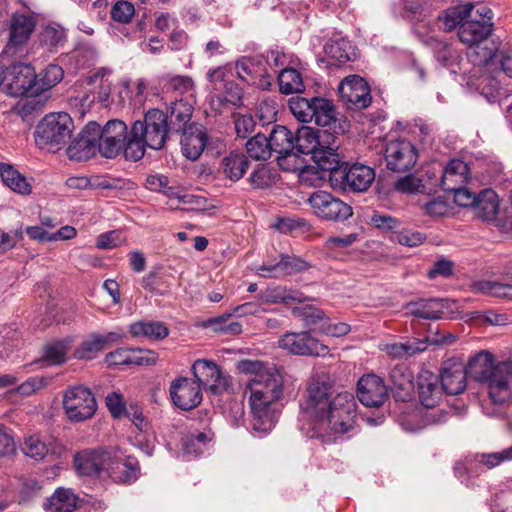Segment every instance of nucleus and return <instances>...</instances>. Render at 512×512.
Instances as JSON below:
<instances>
[{
	"label": "nucleus",
	"instance_id": "obj_1",
	"mask_svg": "<svg viewBox=\"0 0 512 512\" xmlns=\"http://www.w3.org/2000/svg\"><path fill=\"white\" fill-rule=\"evenodd\" d=\"M236 368L243 374L253 375L247 383L250 392V425L253 432L267 434L277 421L279 402L284 398L285 377L274 364L259 360H240Z\"/></svg>",
	"mask_w": 512,
	"mask_h": 512
},
{
	"label": "nucleus",
	"instance_id": "obj_2",
	"mask_svg": "<svg viewBox=\"0 0 512 512\" xmlns=\"http://www.w3.org/2000/svg\"><path fill=\"white\" fill-rule=\"evenodd\" d=\"M493 12L485 5L459 4L442 11L438 16L439 28L444 32L458 29L457 35L467 46L486 40L493 28Z\"/></svg>",
	"mask_w": 512,
	"mask_h": 512
},
{
	"label": "nucleus",
	"instance_id": "obj_3",
	"mask_svg": "<svg viewBox=\"0 0 512 512\" xmlns=\"http://www.w3.org/2000/svg\"><path fill=\"white\" fill-rule=\"evenodd\" d=\"M468 377L484 382L493 403L502 404L512 397V361L494 364V357L481 351L465 367Z\"/></svg>",
	"mask_w": 512,
	"mask_h": 512
},
{
	"label": "nucleus",
	"instance_id": "obj_4",
	"mask_svg": "<svg viewBox=\"0 0 512 512\" xmlns=\"http://www.w3.org/2000/svg\"><path fill=\"white\" fill-rule=\"evenodd\" d=\"M170 137L167 113L157 108L149 109L143 120H136L130 128L125 158L138 161L144 156L147 147L160 150Z\"/></svg>",
	"mask_w": 512,
	"mask_h": 512
},
{
	"label": "nucleus",
	"instance_id": "obj_5",
	"mask_svg": "<svg viewBox=\"0 0 512 512\" xmlns=\"http://www.w3.org/2000/svg\"><path fill=\"white\" fill-rule=\"evenodd\" d=\"M356 402L354 395L344 391L335 395L321 417L311 426L302 428L310 438H322L328 431L344 434L356 424Z\"/></svg>",
	"mask_w": 512,
	"mask_h": 512
},
{
	"label": "nucleus",
	"instance_id": "obj_6",
	"mask_svg": "<svg viewBox=\"0 0 512 512\" xmlns=\"http://www.w3.org/2000/svg\"><path fill=\"white\" fill-rule=\"evenodd\" d=\"M74 122L66 112L47 114L37 125L35 142L41 149L57 152L71 138Z\"/></svg>",
	"mask_w": 512,
	"mask_h": 512
},
{
	"label": "nucleus",
	"instance_id": "obj_7",
	"mask_svg": "<svg viewBox=\"0 0 512 512\" xmlns=\"http://www.w3.org/2000/svg\"><path fill=\"white\" fill-rule=\"evenodd\" d=\"M62 404L68 420L74 423L91 419L97 410L94 394L82 385L67 388Z\"/></svg>",
	"mask_w": 512,
	"mask_h": 512
},
{
	"label": "nucleus",
	"instance_id": "obj_8",
	"mask_svg": "<svg viewBox=\"0 0 512 512\" xmlns=\"http://www.w3.org/2000/svg\"><path fill=\"white\" fill-rule=\"evenodd\" d=\"M98 147L101 156L113 159L121 152L125 155L130 131L126 123L119 119H112L106 122L104 126L99 125Z\"/></svg>",
	"mask_w": 512,
	"mask_h": 512
},
{
	"label": "nucleus",
	"instance_id": "obj_9",
	"mask_svg": "<svg viewBox=\"0 0 512 512\" xmlns=\"http://www.w3.org/2000/svg\"><path fill=\"white\" fill-rule=\"evenodd\" d=\"M191 372L201 390H208L212 394H222L231 386L230 377L214 361L197 359L191 366Z\"/></svg>",
	"mask_w": 512,
	"mask_h": 512
},
{
	"label": "nucleus",
	"instance_id": "obj_10",
	"mask_svg": "<svg viewBox=\"0 0 512 512\" xmlns=\"http://www.w3.org/2000/svg\"><path fill=\"white\" fill-rule=\"evenodd\" d=\"M375 179V171L370 166L355 163L350 167L346 165L342 170L334 171L330 176L334 188L353 192L366 191Z\"/></svg>",
	"mask_w": 512,
	"mask_h": 512
},
{
	"label": "nucleus",
	"instance_id": "obj_11",
	"mask_svg": "<svg viewBox=\"0 0 512 512\" xmlns=\"http://www.w3.org/2000/svg\"><path fill=\"white\" fill-rule=\"evenodd\" d=\"M314 214L327 221L342 222L352 216V208L332 194L318 190L307 199Z\"/></svg>",
	"mask_w": 512,
	"mask_h": 512
},
{
	"label": "nucleus",
	"instance_id": "obj_12",
	"mask_svg": "<svg viewBox=\"0 0 512 512\" xmlns=\"http://www.w3.org/2000/svg\"><path fill=\"white\" fill-rule=\"evenodd\" d=\"M332 396V387L326 381L312 379L307 386L304 401L301 404L303 413L310 421L307 428L321 417L330 404Z\"/></svg>",
	"mask_w": 512,
	"mask_h": 512
},
{
	"label": "nucleus",
	"instance_id": "obj_13",
	"mask_svg": "<svg viewBox=\"0 0 512 512\" xmlns=\"http://www.w3.org/2000/svg\"><path fill=\"white\" fill-rule=\"evenodd\" d=\"M4 92L13 97L34 94L37 75L31 65L15 63L3 71Z\"/></svg>",
	"mask_w": 512,
	"mask_h": 512
},
{
	"label": "nucleus",
	"instance_id": "obj_14",
	"mask_svg": "<svg viewBox=\"0 0 512 512\" xmlns=\"http://www.w3.org/2000/svg\"><path fill=\"white\" fill-rule=\"evenodd\" d=\"M278 346L298 356L324 357L329 347L315 338L311 331L287 332L279 340Z\"/></svg>",
	"mask_w": 512,
	"mask_h": 512
},
{
	"label": "nucleus",
	"instance_id": "obj_15",
	"mask_svg": "<svg viewBox=\"0 0 512 512\" xmlns=\"http://www.w3.org/2000/svg\"><path fill=\"white\" fill-rule=\"evenodd\" d=\"M387 169L405 173L416 164L418 153L416 147L406 139H396L388 142L384 151Z\"/></svg>",
	"mask_w": 512,
	"mask_h": 512
},
{
	"label": "nucleus",
	"instance_id": "obj_16",
	"mask_svg": "<svg viewBox=\"0 0 512 512\" xmlns=\"http://www.w3.org/2000/svg\"><path fill=\"white\" fill-rule=\"evenodd\" d=\"M268 141L272 152L278 154L277 161L284 170L297 168L298 155L294 152V135L285 126H276L270 133Z\"/></svg>",
	"mask_w": 512,
	"mask_h": 512
},
{
	"label": "nucleus",
	"instance_id": "obj_17",
	"mask_svg": "<svg viewBox=\"0 0 512 512\" xmlns=\"http://www.w3.org/2000/svg\"><path fill=\"white\" fill-rule=\"evenodd\" d=\"M172 403L179 409L189 411L196 408L202 402V390L194 379L177 377L169 388Z\"/></svg>",
	"mask_w": 512,
	"mask_h": 512
},
{
	"label": "nucleus",
	"instance_id": "obj_18",
	"mask_svg": "<svg viewBox=\"0 0 512 512\" xmlns=\"http://www.w3.org/2000/svg\"><path fill=\"white\" fill-rule=\"evenodd\" d=\"M338 92L348 109L367 108L372 100L367 82L358 75H350L342 80Z\"/></svg>",
	"mask_w": 512,
	"mask_h": 512
},
{
	"label": "nucleus",
	"instance_id": "obj_19",
	"mask_svg": "<svg viewBox=\"0 0 512 512\" xmlns=\"http://www.w3.org/2000/svg\"><path fill=\"white\" fill-rule=\"evenodd\" d=\"M99 124L94 121L88 122L78 137L67 148V155L71 160L84 161L93 157L99 152L98 133Z\"/></svg>",
	"mask_w": 512,
	"mask_h": 512
},
{
	"label": "nucleus",
	"instance_id": "obj_20",
	"mask_svg": "<svg viewBox=\"0 0 512 512\" xmlns=\"http://www.w3.org/2000/svg\"><path fill=\"white\" fill-rule=\"evenodd\" d=\"M64 447L52 437L38 434L25 437L21 444L23 454L35 461H42L46 457L58 458L64 453Z\"/></svg>",
	"mask_w": 512,
	"mask_h": 512
},
{
	"label": "nucleus",
	"instance_id": "obj_21",
	"mask_svg": "<svg viewBox=\"0 0 512 512\" xmlns=\"http://www.w3.org/2000/svg\"><path fill=\"white\" fill-rule=\"evenodd\" d=\"M358 400L366 407H380L388 398V388L382 378L366 374L357 382Z\"/></svg>",
	"mask_w": 512,
	"mask_h": 512
},
{
	"label": "nucleus",
	"instance_id": "obj_22",
	"mask_svg": "<svg viewBox=\"0 0 512 512\" xmlns=\"http://www.w3.org/2000/svg\"><path fill=\"white\" fill-rule=\"evenodd\" d=\"M122 338L123 333L119 331H112L106 334H90L75 349L74 357L81 360L93 359L99 352L111 344L120 342Z\"/></svg>",
	"mask_w": 512,
	"mask_h": 512
},
{
	"label": "nucleus",
	"instance_id": "obj_23",
	"mask_svg": "<svg viewBox=\"0 0 512 512\" xmlns=\"http://www.w3.org/2000/svg\"><path fill=\"white\" fill-rule=\"evenodd\" d=\"M110 452L104 449L84 450L77 453L74 457V466L81 475L95 476L102 471H106Z\"/></svg>",
	"mask_w": 512,
	"mask_h": 512
},
{
	"label": "nucleus",
	"instance_id": "obj_24",
	"mask_svg": "<svg viewBox=\"0 0 512 512\" xmlns=\"http://www.w3.org/2000/svg\"><path fill=\"white\" fill-rule=\"evenodd\" d=\"M106 472L116 483H132L138 479L140 474L139 461L133 456L120 459L110 454Z\"/></svg>",
	"mask_w": 512,
	"mask_h": 512
},
{
	"label": "nucleus",
	"instance_id": "obj_25",
	"mask_svg": "<svg viewBox=\"0 0 512 512\" xmlns=\"http://www.w3.org/2000/svg\"><path fill=\"white\" fill-rule=\"evenodd\" d=\"M183 155L189 160L195 161L203 153L208 135L206 129L201 124L191 125L189 129L180 133Z\"/></svg>",
	"mask_w": 512,
	"mask_h": 512
},
{
	"label": "nucleus",
	"instance_id": "obj_26",
	"mask_svg": "<svg viewBox=\"0 0 512 512\" xmlns=\"http://www.w3.org/2000/svg\"><path fill=\"white\" fill-rule=\"evenodd\" d=\"M442 385L439 386L438 376L424 372L418 379V395L421 405L427 409H435L443 397Z\"/></svg>",
	"mask_w": 512,
	"mask_h": 512
},
{
	"label": "nucleus",
	"instance_id": "obj_27",
	"mask_svg": "<svg viewBox=\"0 0 512 512\" xmlns=\"http://www.w3.org/2000/svg\"><path fill=\"white\" fill-rule=\"evenodd\" d=\"M167 127L171 133L180 134L197 123L191 122L193 106L183 100L173 102L167 111Z\"/></svg>",
	"mask_w": 512,
	"mask_h": 512
},
{
	"label": "nucleus",
	"instance_id": "obj_28",
	"mask_svg": "<svg viewBox=\"0 0 512 512\" xmlns=\"http://www.w3.org/2000/svg\"><path fill=\"white\" fill-rule=\"evenodd\" d=\"M308 265L296 256L281 255L279 262L271 265H261L258 274L262 277H282L296 274L307 269Z\"/></svg>",
	"mask_w": 512,
	"mask_h": 512
},
{
	"label": "nucleus",
	"instance_id": "obj_29",
	"mask_svg": "<svg viewBox=\"0 0 512 512\" xmlns=\"http://www.w3.org/2000/svg\"><path fill=\"white\" fill-rule=\"evenodd\" d=\"M312 103V121H314L318 126L328 128V130L337 133V129L340 128V125L338 123L337 112L332 101L322 97H313Z\"/></svg>",
	"mask_w": 512,
	"mask_h": 512
},
{
	"label": "nucleus",
	"instance_id": "obj_30",
	"mask_svg": "<svg viewBox=\"0 0 512 512\" xmlns=\"http://www.w3.org/2000/svg\"><path fill=\"white\" fill-rule=\"evenodd\" d=\"M468 374L461 364H451L443 367L440 375L444 392L448 395H458L466 388Z\"/></svg>",
	"mask_w": 512,
	"mask_h": 512
},
{
	"label": "nucleus",
	"instance_id": "obj_31",
	"mask_svg": "<svg viewBox=\"0 0 512 512\" xmlns=\"http://www.w3.org/2000/svg\"><path fill=\"white\" fill-rule=\"evenodd\" d=\"M35 28V20L24 14H14L11 19L8 47L25 44Z\"/></svg>",
	"mask_w": 512,
	"mask_h": 512
},
{
	"label": "nucleus",
	"instance_id": "obj_32",
	"mask_svg": "<svg viewBox=\"0 0 512 512\" xmlns=\"http://www.w3.org/2000/svg\"><path fill=\"white\" fill-rule=\"evenodd\" d=\"M475 215L486 222H493L499 210V198L495 191L485 189L477 195Z\"/></svg>",
	"mask_w": 512,
	"mask_h": 512
},
{
	"label": "nucleus",
	"instance_id": "obj_33",
	"mask_svg": "<svg viewBox=\"0 0 512 512\" xmlns=\"http://www.w3.org/2000/svg\"><path fill=\"white\" fill-rule=\"evenodd\" d=\"M443 304L437 299H421L405 306L406 314L421 319L437 320L443 314Z\"/></svg>",
	"mask_w": 512,
	"mask_h": 512
},
{
	"label": "nucleus",
	"instance_id": "obj_34",
	"mask_svg": "<svg viewBox=\"0 0 512 512\" xmlns=\"http://www.w3.org/2000/svg\"><path fill=\"white\" fill-rule=\"evenodd\" d=\"M468 165L458 159L451 160L442 175L441 186L443 190L455 189V186L464 185L468 181Z\"/></svg>",
	"mask_w": 512,
	"mask_h": 512
},
{
	"label": "nucleus",
	"instance_id": "obj_35",
	"mask_svg": "<svg viewBox=\"0 0 512 512\" xmlns=\"http://www.w3.org/2000/svg\"><path fill=\"white\" fill-rule=\"evenodd\" d=\"M322 145L320 134L311 127L302 126L294 136V152L311 154L312 156Z\"/></svg>",
	"mask_w": 512,
	"mask_h": 512
},
{
	"label": "nucleus",
	"instance_id": "obj_36",
	"mask_svg": "<svg viewBox=\"0 0 512 512\" xmlns=\"http://www.w3.org/2000/svg\"><path fill=\"white\" fill-rule=\"evenodd\" d=\"M78 497L69 488H58L45 503L48 512H73L77 507Z\"/></svg>",
	"mask_w": 512,
	"mask_h": 512
},
{
	"label": "nucleus",
	"instance_id": "obj_37",
	"mask_svg": "<svg viewBox=\"0 0 512 512\" xmlns=\"http://www.w3.org/2000/svg\"><path fill=\"white\" fill-rule=\"evenodd\" d=\"M337 146L321 145L312 156L314 162L323 171H328L329 177L333 176L334 171L342 170L344 163L340 162L339 154L336 153Z\"/></svg>",
	"mask_w": 512,
	"mask_h": 512
},
{
	"label": "nucleus",
	"instance_id": "obj_38",
	"mask_svg": "<svg viewBox=\"0 0 512 512\" xmlns=\"http://www.w3.org/2000/svg\"><path fill=\"white\" fill-rule=\"evenodd\" d=\"M129 331L134 337H145L150 340H162L169 334L167 326L159 321H139L131 324Z\"/></svg>",
	"mask_w": 512,
	"mask_h": 512
},
{
	"label": "nucleus",
	"instance_id": "obj_39",
	"mask_svg": "<svg viewBox=\"0 0 512 512\" xmlns=\"http://www.w3.org/2000/svg\"><path fill=\"white\" fill-rule=\"evenodd\" d=\"M279 91L282 94H298L305 90L302 75L294 68L285 67L278 74Z\"/></svg>",
	"mask_w": 512,
	"mask_h": 512
},
{
	"label": "nucleus",
	"instance_id": "obj_40",
	"mask_svg": "<svg viewBox=\"0 0 512 512\" xmlns=\"http://www.w3.org/2000/svg\"><path fill=\"white\" fill-rule=\"evenodd\" d=\"M249 165L247 157L243 153L231 152L222 159V170L226 177L232 181H238L246 172Z\"/></svg>",
	"mask_w": 512,
	"mask_h": 512
},
{
	"label": "nucleus",
	"instance_id": "obj_41",
	"mask_svg": "<svg viewBox=\"0 0 512 512\" xmlns=\"http://www.w3.org/2000/svg\"><path fill=\"white\" fill-rule=\"evenodd\" d=\"M471 290L474 293L512 300V284L478 280L471 284Z\"/></svg>",
	"mask_w": 512,
	"mask_h": 512
},
{
	"label": "nucleus",
	"instance_id": "obj_42",
	"mask_svg": "<svg viewBox=\"0 0 512 512\" xmlns=\"http://www.w3.org/2000/svg\"><path fill=\"white\" fill-rule=\"evenodd\" d=\"M71 342L70 339H63L47 344L44 347L43 361L48 365L63 364L71 348Z\"/></svg>",
	"mask_w": 512,
	"mask_h": 512
},
{
	"label": "nucleus",
	"instance_id": "obj_43",
	"mask_svg": "<svg viewBox=\"0 0 512 512\" xmlns=\"http://www.w3.org/2000/svg\"><path fill=\"white\" fill-rule=\"evenodd\" d=\"M1 178L11 190L19 194L25 195L31 192V186L26 178L10 165L1 167Z\"/></svg>",
	"mask_w": 512,
	"mask_h": 512
},
{
	"label": "nucleus",
	"instance_id": "obj_44",
	"mask_svg": "<svg viewBox=\"0 0 512 512\" xmlns=\"http://www.w3.org/2000/svg\"><path fill=\"white\" fill-rule=\"evenodd\" d=\"M64 76L63 69L56 64H49L36 79V88L34 92L48 90L57 85Z\"/></svg>",
	"mask_w": 512,
	"mask_h": 512
},
{
	"label": "nucleus",
	"instance_id": "obj_45",
	"mask_svg": "<svg viewBox=\"0 0 512 512\" xmlns=\"http://www.w3.org/2000/svg\"><path fill=\"white\" fill-rule=\"evenodd\" d=\"M246 150L249 157L254 160H267L272 154L268 138L261 133L247 141Z\"/></svg>",
	"mask_w": 512,
	"mask_h": 512
},
{
	"label": "nucleus",
	"instance_id": "obj_46",
	"mask_svg": "<svg viewBox=\"0 0 512 512\" xmlns=\"http://www.w3.org/2000/svg\"><path fill=\"white\" fill-rule=\"evenodd\" d=\"M425 349L426 345L421 341L393 343L385 346L386 353L395 358H408Z\"/></svg>",
	"mask_w": 512,
	"mask_h": 512
},
{
	"label": "nucleus",
	"instance_id": "obj_47",
	"mask_svg": "<svg viewBox=\"0 0 512 512\" xmlns=\"http://www.w3.org/2000/svg\"><path fill=\"white\" fill-rule=\"evenodd\" d=\"M261 67V63H257L251 58H242L236 62L238 77L249 85L255 84L261 73Z\"/></svg>",
	"mask_w": 512,
	"mask_h": 512
},
{
	"label": "nucleus",
	"instance_id": "obj_48",
	"mask_svg": "<svg viewBox=\"0 0 512 512\" xmlns=\"http://www.w3.org/2000/svg\"><path fill=\"white\" fill-rule=\"evenodd\" d=\"M292 314L304 321L305 326H320L327 321V317L323 310L316 308L312 305H306L304 307H296L292 310Z\"/></svg>",
	"mask_w": 512,
	"mask_h": 512
},
{
	"label": "nucleus",
	"instance_id": "obj_49",
	"mask_svg": "<svg viewBox=\"0 0 512 512\" xmlns=\"http://www.w3.org/2000/svg\"><path fill=\"white\" fill-rule=\"evenodd\" d=\"M326 51L328 55L338 61L339 64L351 61L355 57L353 46L344 39L332 42L327 46Z\"/></svg>",
	"mask_w": 512,
	"mask_h": 512
},
{
	"label": "nucleus",
	"instance_id": "obj_50",
	"mask_svg": "<svg viewBox=\"0 0 512 512\" xmlns=\"http://www.w3.org/2000/svg\"><path fill=\"white\" fill-rule=\"evenodd\" d=\"M289 108L292 114L301 122H312V98L307 99L304 97L296 96L289 99Z\"/></svg>",
	"mask_w": 512,
	"mask_h": 512
},
{
	"label": "nucleus",
	"instance_id": "obj_51",
	"mask_svg": "<svg viewBox=\"0 0 512 512\" xmlns=\"http://www.w3.org/2000/svg\"><path fill=\"white\" fill-rule=\"evenodd\" d=\"M106 407L114 419H121L124 417L128 404L124 400V396L117 392H109L105 397Z\"/></svg>",
	"mask_w": 512,
	"mask_h": 512
},
{
	"label": "nucleus",
	"instance_id": "obj_52",
	"mask_svg": "<svg viewBox=\"0 0 512 512\" xmlns=\"http://www.w3.org/2000/svg\"><path fill=\"white\" fill-rule=\"evenodd\" d=\"M124 417H127L140 431H147L150 427L149 421L143 413L142 406L137 402L131 401L128 403Z\"/></svg>",
	"mask_w": 512,
	"mask_h": 512
},
{
	"label": "nucleus",
	"instance_id": "obj_53",
	"mask_svg": "<svg viewBox=\"0 0 512 512\" xmlns=\"http://www.w3.org/2000/svg\"><path fill=\"white\" fill-rule=\"evenodd\" d=\"M512 460V446L508 447L501 452L484 453L477 456V461L489 469L498 466L504 461Z\"/></svg>",
	"mask_w": 512,
	"mask_h": 512
},
{
	"label": "nucleus",
	"instance_id": "obj_54",
	"mask_svg": "<svg viewBox=\"0 0 512 512\" xmlns=\"http://www.w3.org/2000/svg\"><path fill=\"white\" fill-rule=\"evenodd\" d=\"M49 383V378L44 376H34L28 378L26 381L21 383L16 391L22 396H30L43 390Z\"/></svg>",
	"mask_w": 512,
	"mask_h": 512
},
{
	"label": "nucleus",
	"instance_id": "obj_55",
	"mask_svg": "<svg viewBox=\"0 0 512 512\" xmlns=\"http://www.w3.org/2000/svg\"><path fill=\"white\" fill-rule=\"evenodd\" d=\"M41 41L49 47H57L65 41V31L60 26L47 25L41 32Z\"/></svg>",
	"mask_w": 512,
	"mask_h": 512
},
{
	"label": "nucleus",
	"instance_id": "obj_56",
	"mask_svg": "<svg viewBox=\"0 0 512 512\" xmlns=\"http://www.w3.org/2000/svg\"><path fill=\"white\" fill-rule=\"evenodd\" d=\"M249 181L256 188H265L274 182V176L268 166L260 164L250 175Z\"/></svg>",
	"mask_w": 512,
	"mask_h": 512
},
{
	"label": "nucleus",
	"instance_id": "obj_57",
	"mask_svg": "<svg viewBox=\"0 0 512 512\" xmlns=\"http://www.w3.org/2000/svg\"><path fill=\"white\" fill-rule=\"evenodd\" d=\"M428 43L434 50L437 60L443 65H448L454 56V50L452 47L448 43L434 37H430Z\"/></svg>",
	"mask_w": 512,
	"mask_h": 512
},
{
	"label": "nucleus",
	"instance_id": "obj_58",
	"mask_svg": "<svg viewBox=\"0 0 512 512\" xmlns=\"http://www.w3.org/2000/svg\"><path fill=\"white\" fill-rule=\"evenodd\" d=\"M389 379L393 386L401 391L410 390L412 388L411 375L401 366H395L390 370Z\"/></svg>",
	"mask_w": 512,
	"mask_h": 512
},
{
	"label": "nucleus",
	"instance_id": "obj_59",
	"mask_svg": "<svg viewBox=\"0 0 512 512\" xmlns=\"http://www.w3.org/2000/svg\"><path fill=\"white\" fill-rule=\"evenodd\" d=\"M134 12V6L131 3L127 1H119L113 6L111 10V17L117 22L127 23L134 15Z\"/></svg>",
	"mask_w": 512,
	"mask_h": 512
},
{
	"label": "nucleus",
	"instance_id": "obj_60",
	"mask_svg": "<svg viewBox=\"0 0 512 512\" xmlns=\"http://www.w3.org/2000/svg\"><path fill=\"white\" fill-rule=\"evenodd\" d=\"M156 359V353L153 351L129 348V365H152Z\"/></svg>",
	"mask_w": 512,
	"mask_h": 512
},
{
	"label": "nucleus",
	"instance_id": "obj_61",
	"mask_svg": "<svg viewBox=\"0 0 512 512\" xmlns=\"http://www.w3.org/2000/svg\"><path fill=\"white\" fill-rule=\"evenodd\" d=\"M453 192L454 202L461 207L475 206L477 195L464 188L463 185L455 186V189H450Z\"/></svg>",
	"mask_w": 512,
	"mask_h": 512
},
{
	"label": "nucleus",
	"instance_id": "obj_62",
	"mask_svg": "<svg viewBox=\"0 0 512 512\" xmlns=\"http://www.w3.org/2000/svg\"><path fill=\"white\" fill-rule=\"evenodd\" d=\"M453 267V262L448 259L437 260L427 272V277L429 279H435L439 276L444 278L450 277L453 274Z\"/></svg>",
	"mask_w": 512,
	"mask_h": 512
},
{
	"label": "nucleus",
	"instance_id": "obj_63",
	"mask_svg": "<svg viewBox=\"0 0 512 512\" xmlns=\"http://www.w3.org/2000/svg\"><path fill=\"white\" fill-rule=\"evenodd\" d=\"M319 331L331 337H342L351 331V326L345 322L331 323L328 319L320 327Z\"/></svg>",
	"mask_w": 512,
	"mask_h": 512
},
{
	"label": "nucleus",
	"instance_id": "obj_64",
	"mask_svg": "<svg viewBox=\"0 0 512 512\" xmlns=\"http://www.w3.org/2000/svg\"><path fill=\"white\" fill-rule=\"evenodd\" d=\"M121 241V232L113 230L99 235L96 241V247L99 249H112Z\"/></svg>",
	"mask_w": 512,
	"mask_h": 512
}]
</instances>
